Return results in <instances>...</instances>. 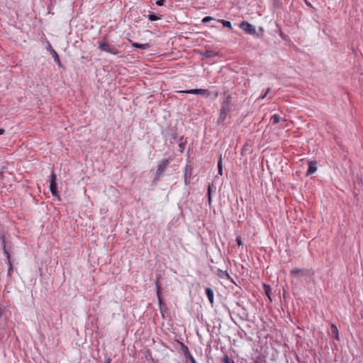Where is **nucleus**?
<instances>
[{
    "label": "nucleus",
    "instance_id": "obj_23",
    "mask_svg": "<svg viewBox=\"0 0 363 363\" xmlns=\"http://www.w3.org/2000/svg\"><path fill=\"white\" fill-rule=\"evenodd\" d=\"M218 174L220 175H223V166H222V158H221V156L220 157V159H219V161L218 162Z\"/></svg>",
    "mask_w": 363,
    "mask_h": 363
},
{
    "label": "nucleus",
    "instance_id": "obj_9",
    "mask_svg": "<svg viewBox=\"0 0 363 363\" xmlns=\"http://www.w3.org/2000/svg\"><path fill=\"white\" fill-rule=\"evenodd\" d=\"M192 170H193V168L191 165H189V164L186 165L185 169H184V182L186 184H188L190 183V179H191V174H192Z\"/></svg>",
    "mask_w": 363,
    "mask_h": 363
},
{
    "label": "nucleus",
    "instance_id": "obj_18",
    "mask_svg": "<svg viewBox=\"0 0 363 363\" xmlns=\"http://www.w3.org/2000/svg\"><path fill=\"white\" fill-rule=\"evenodd\" d=\"M160 276L159 275V276H157V280L155 281L157 294H162V289H161V285H160Z\"/></svg>",
    "mask_w": 363,
    "mask_h": 363
},
{
    "label": "nucleus",
    "instance_id": "obj_1",
    "mask_svg": "<svg viewBox=\"0 0 363 363\" xmlns=\"http://www.w3.org/2000/svg\"><path fill=\"white\" fill-rule=\"evenodd\" d=\"M231 110L232 97L230 95H227L226 96L224 97L222 101L219 117L218 118L217 123L218 124L223 123L226 119L227 116L230 113Z\"/></svg>",
    "mask_w": 363,
    "mask_h": 363
},
{
    "label": "nucleus",
    "instance_id": "obj_4",
    "mask_svg": "<svg viewBox=\"0 0 363 363\" xmlns=\"http://www.w3.org/2000/svg\"><path fill=\"white\" fill-rule=\"evenodd\" d=\"M57 177L55 174L54 172L52 173L50 176V190L54 196L59 197L58 193H57Z\"/></svg>",
    "mask_w": 363,
    "mask_h": 363
},
{
    "label": "nucleus",
    "instance_id": "obj_28",
    "mask_svg": "<svg viewBox=\"0 0 363 363\" xmlns=\"http://www.w3.org/2000/svg\"><path fill=\"white\" fill-rule=\"evenodd\" d=\"M236 242H237L238 246H241L242 245V239H241L240 236H238L236 238Z\"/></svg>",
    "mask_w": 363,
    "mask_h": 363
},
{
    "label": "nucleus",
    "instance_id": "obj_39",
    "mask_svg": "<svg viewBox=\"0 0 363 363\" xmlns=\"http://www.w3.org/2000/svg\"><path fill=\"white\" fill-rule=\"evenodd\" d=\"M255 363H263L262 362H259L258 360L255 361Z\"/></svg>",
    "mask_w": 363,
    "mask_h": 363
},
{
    "label": "nucleus",
    "instance_id": "obj_3",
    "mask_svg": "<svg viewBox=\"0 0 363 363\" xmlns=\"http://www.w3.org/2000/svg\"><path fill=\"white\" fill-rule=\"evenodd\" d=\"M1 240L3 252H4V254L6 257L7 263L9 264V269H8L7 274H8L9 277H11V272H12V269H13V267H12V264H11V257H10L9 252H8V250H6V240H5V238H4V235L1 236Z\"/></svg>",
    "mask_w": 363,
    "mask_h": 363
},
{
    "label": "nucleus",
    "instance_id": "obj_17",
    "mask_svg": "<svg viewBox=\"0 0 363 363\" xmlns=\"http://www.w3.org/2000/svg\"><path fill=\"white\" fill-rule=\"evenodd\" d=\"M182 347L183 352L187 359H189L190 357V356H192L190 354L188 347L186 345H184L183 343H182Z\"/></svg>",
    "mask_w": 363,
    "mask_h": 363
},
{
    "label": "nucleus",
    "instance_id": "obj_5",
    "mask_svg": "<svg viewBox=\"0 0 363 363\" xmlns=\"http://www.w3.org/2000/svg\"><path fill=\"white\" fill-rule=\"evenodd\" d=\"M240 28L248 34L256 35L257 33L255 28L247 21H242L240 24Z\"/></svg>",
    "mask_w": 363,
    "mask_h": 363
},
{
    "label": "nucleus",
    "instance_id": "obj_27",
    "mask_svg": "<svg viewBox=\"0 0 363 363\" xmlns=\"http://www.w3.org/2000/svg\"><path fill=\"white\" fill-rule=\"evenodd\" d=\"M264 287L267 296L270 298V296H269V290H270L269 286L264 284Z\"/></svg>",
    "mask_w": 363,
    "mask_h": 363
},
{
    "label": "nucleus",
    "instance_id": "obj_40",
    "mask_svg": "<svg viewBox=\"0 0 363 363\" xmlns=\"http://www.w3.org/2000/svg\"><path fill=\"white\" fill-rule=\"evenodd\" d=\"M230 363H235V362L233 360H232Z\"/></svg>",
    "mask_w": 363,
    "mask_h": 363
},
{
    "label": "nucleus",
    "instance_id": "obj_31",
    "mask_svg": "<svg viewBox=\"0 0 363 363\" xmlns=\"http://www.w3.org/2000/svg\"><path fill=\"white\" fill-rule=\"evenodd\" d=\"M47 48V50H48V51H50V52H52V50H55L52 48V45H51L49 43H48V45H47V48Z\"/></svg>",
    "mask_w": 363,
    "mask_h": 363
},
{
    "label": "nucleus",
    "instance_id": "obj_36",
    "mask_svg": "<svg viewBox=\"0 0 363 363\" xmlns=\"http://www.w3.org/2000/svg\"><path fill=\"white\" fill-rule=\"evenodd\" d=\"M4 133H5V130L2 129V128H0V135H3Z\"/></svg>",
    "mask_w": 363,
    "mask_h": 363
},
{
    "label": "nucleus",
    "instance_id": "obj_22",
    "mask_svg": "<svg viewBox=\"0 0 363 363\" xmlns=\"http://www.w3.org/2000/svg\"><path fill=\"white\" fill-rule=\"evenodd\" d=\"M271 120L272 121L274 124H277V123L280 122L281 118H280V116L279 115L274 114L272 116Z\"/></svg>",
    "mask_w": 363,
    "mask_h": 363
},
{
    "label": "nucleus",
    "instance_id": "obj_11",
    "mask_svg": "<svg viewBox=\"0 0 363 363\" xmlns=\"http://www.w3.org/2000/svg\"><path fill=\"white\" fill-rule=\"evenodd\" d=\"M205 292H206V294L209 300V302L211 303V304L213 306V291L209 288V287H207L205 289Z\"/></svg>",
    "mask_w": 363,
    "mask_h": 363
},
{
    "label": "nucleus",
    "instance_id": "obj_21",
    "mask_svg": "<svg viewBox=\"0 0 363 363\" xmlns=\"http://www.w3.org/2000/svg\"><path fill=\"white\" fill-rule=\"evenodd\" d=\"M272 4L275 9H280L282 6L281 0H272Z\"/></svg>",
    "mask_w": 363,
    "mask_h": 363
},
{
    "label": "nucleus",
    "instance_id": "obj_35",
    "mask_svg": "<svg viewBox=\"0 0 363 363\" xmlns=\"http://www.w3.org/2000/svg\"><path fill=\"white\" fill-rule=\"evenodd\" d=\"M3 315V308L2 306H0V318Z\"/></svg>",
    "mask_w": 363,
    "mask_h": 363
},
{
    "label": "nucleus",
    "instance_id": "obj_20",
    "mask_svg": "<svg viewBox=\"0 0 363 363\" xmlns=\"http://www.w3.org/2000/svg\"><path fill=\"white\" fill-rule=\"evenodd\" d=\"M213 188H214V186H213V184L208 185V202H209V203H211V194H212V191H213Z\"/></svg>",
    "mask_w": 363,
    "mask_h": 363
},
{
    "label": "nucleus",
    "instance_id": "obj_32",
    "mask_svg": "<svg viewBox=\"0 0 363 363\" xmlns=\"http://www.w3.org/2000/svg\"><path fill=\"white\" fill-rule=\"evenodd\" d=\"M189 359L191 361V363H197L195 360V359L193 357V356H190Z\"/></svg>",
    "mask_w": 363,
    "mask_h": 363
},
{
    "label": "nucleus",
    "instance_id": "obj_30",
    "mask_svg": "<svg viewBox=\"0 0 363 363\" xmlns=\"http://www.w3.org/2000/svg\"><path fill=\"white\" fill-rule=\"evenodd\" d=\"M164 0H157L156 1V4L157 6H162L164 4Z\"/></svg>",
    "mask_w": 363,
    "mask_h": 363
},
{
    "label": "nucleus",
    "instance_id": "obj_33",
    "mask_svg": "<svg viewBox=\"0 0 363 363\" xmlns=\"http://www.w3.org/2000/svg\"><path fill=\"white\" fill-rule=\"evenodd\" d=\"M267 93H264L263 95H262L261 96L259 97V99L262 100V99H265L267 97Z\"/></svg>",
    "mask_w": 363,
    "mask_h": 363
},
{
    "label": "nucleus",
    "instance_id": "obj_37",
    "mask_svg": "<svg viewBox=\"0 0 363 363\" xmlns=\"http://www.w3.org/2000/svg\"><path fill=\"white\" fill-rule=\"evenodd\" d=\"M271 91V88H268L265 93H267V95Z\"/></svg>",
    "mask_w": 363,
    "mask_h": 363
},
{
    "label": "nucleus",
    "instance_id": "obj_10",
    "mask_svg": "<svg viewBox=\"0 0 363 363\" xmlns=\"http://www.w3.org/2000/svg\"><path fill=\"white\" fill-rule=\"evenodd\" d=\"M129 41L131 43L132 46L136 48L147 50L150 48V45L148 43L140 44L138 43L133 42L131 40H130Z\"/></svg>",
    "mask_w": 363,
    "mask_h": 363
},
{
    "label": "nucleus",
    "instance_id": "obj_26",
    "mask_svg": "<svg viewBox=\"0 0 363 363\" xmlns=\"http://www.w3.org/2000/svg\"><path fill=\"white\" fill-rule=\"evenodd\" d=\"M213 20V18L211 16H206L202 19V23H206Z\"/></svg>",
    "mask_w": 363,
    "mask_h": 363
},
{
    "label": "nucleus",
    "instance_id": "obj_16",
    "mask_svg": "<svg viewBox=\"0 0 363 363\" xmlns=\"http://www.w3.org/2000/svg\"><path fill=\"white\" fill-rule=\"evenodd\" d=\"M159 306L161 311H162L163 307L165 306L164 303L162 301V294H157Z\"/></svg>",
    "mask_w": 363,
    "mask_h": 363
},
{
    "label": "nucleus",
    "instance_id": "obj_2",
    "mask_svg": "<svg viewBox=\"0 0 363 363\" xmlns=\"http://www.w3.org/2000/svg\"><path fill=\"white\" fill-rule=\"evenodd\" d=\"M99 48L101 51H104L108 53H111L112 55H117L119 53V51L117 48L115 46L111 45L106 41H102L99 43Z\"/></svg>",
    "mask_w": 363,
    "mask_h": 363
},
{
    "label": "nucleus",
    "instance_id": "obj_29",
    "mask_svg": "<svg viewBox=\"0 0 363 363\" xmlns=\"http://www.w3.org/2000/svg\"><path fill=\"white\" fill-rule=\"evenodd\" d=\"M331 328H332L333 332L337 335L338 330H337V328L336 327V325H332Z\"/></svg>",
    "mask_w": 363,
    "mask_h": 363
},
{
    "label": "nucleus",
    "instance_id": "obj_24",
    "mask_svg": "<svg viewBox=\"0 0 363 363\" xmlns=\"http://www.w3.org/2000/svg\"><path fill=\"white\" fill-rule=\"evenodd\" d=\"M148 19L151 21H155L160 19V17H158L157 15L151 13L148 15Z\"/></svg>",
    "mask_w": 363,
    "mask_h": 363
},
{
    "label": "nucleus",
    "instance_id": "obj_12",
    "mask_svg": "<svg viewBox=\"0 0 363 363\" xmlns=\"http://www.w3.org/2000/svg\"><path fill=\"white\" fill-rule=\"evenodd\" d=\"M217 275L220 279H231V277L229 275V274L226 271H224V270L218 269Z\"/></svg>",
    "mask_w": 363,
    "mask_h": 363
},
{
    "label": "nucleus",
    "instance_id": "obj_14",
    "mask_svg": "<svg viewBox=\"0 0 363 363\" xmlns=\"http://www.w3.org/2000/svg\"><path fill=\"white\" fill-rule=\"evenodd\" d=\"M50 54L52 55L55 62L60 66L61 67V62H60V57H59V55L57 54V52L55 51V50H52V52H50Z\"/></svg>",
    "mask_w": 363,
    "mask_h": 363
},
{
    "label": "nucleus",
    "instance_id": "obj_25",
    "mask_svg": "<svg viewBox=\"0 0 363 363\" xmlns=\"http://www.w3.org/2000/svg\"><path fill=\"white\" fill-rule=\"evenodd\" d=\"M232 360L228 355H225L222 359L223 363H230Z\"/></svg>",
    "mask_w": 363,
    "mask_h": 363
},
{
    "label": "nucleus",
    "instance_id": "obj_34",
    "mask_svg": "<svg viewBox=\"0 0 363 363\" xmlns=\"http://www.w3.org/2000/svg\"><path fill=\"white\" fill-rule=\"evenodd\" d=\"M111 359L108 357L105 360V362L104 363H111Z\"/></svg>",
    "mask_w": 363,
    "mask_h": 363
},
{
    "label": "nucleus",
    "instance_id": "obj_38",
    "mask_svg": "<svg viewBox=\"0 0 363 363\" xmlns=\"http://www.w3.org/2000/svg\"><path fill=\"white\" fill-rule=\"evenodd\" d=\"M306 4H307L308 6H311V4H310L309 2H308L307 1H306Z\"/></svg>",
    "mask_w": 363,
    "mask_h": 363
},
{
    "label": "nucleus",
    "instance_id": "obj_6",
    "mask_svg": "<svg viewBox=\"0 0 363 363\" xmlns=\"http://www.w3.org/2000/svg\"><path fill=\"white\" fill-rule=\"evenodd\" d=\"M169 161L168 159H164L161 160L157 166V169L156 172V178L158 179L165 170L167 167L169 165Z\"/></svg>",
    "mask_w": 363,
    "mask_h": 363
},
{
    "label": "nucleus",
    "instance_id": "obj_19",
    "mask_svg": "<svg viewBox=\"0 0 363 363\" xmlns=\"http://www.w3.org/2000/svg\"><path fill=\"white\" fill-rule=\"evenodd\" d=\"M218 21L220 22V23H222L224 27L228 28L230 29L232 28V24L230 21L223 20V19L218 20Z\"/></svg>",
    "mask_w": 363,
    "mask_h": 363
},
{
    "label": "nucleus",
    "instance_id": "obj_15",
    "mask_svg": "<svg viewBox=\"0 0 363 363\" xmlns=\"http://www.w3.org/2000/svg\"><path fill=\"white\" fill-rule=\"evenodd\" d=\"M203 55L206 57V58H208V57H215V56H217V53L215 52L213 50H206L203 53Z\"/></svg>",
    "mask_w": 363,
    "mask_h": 363
},
{
    "label": "nucleus",
    "instance_id": "obj_7",
    "mask_svg": "<svg viewBox=\"0 0 363 363\" xmlns=\"http://www.w3.org/2000/svg\"><path fill=\"white\" fill-rule=\"evenodd\" d=\"M291 275H296L301 274V276H308V275H313L314 272L312 269H298L295 268L292 269L291 272Z\"/></svg>",
    "mask_w": 363,
    "mask_h": 363
},
{
    "label": "nucleus",
    "instance_id": "obj_8",
    "mask_svg": "<svg viewBox=\"0 0 363 363\" xmlns=\"http://www.w3.org/2000/svg\"><path fill=\"white\" fill-rule=\"evenodd\" d=\"M181 93L192 94H201V95H209V91L207 89H194L186 91H181Z\"/></svg>",
    "mask_w": 363,
    "mask_h": 363
},
{
    "label": "nucleus",
    "instance_id": "obj_13",
    "mask_svg": "<svg viewBox=\"0 0 363 363\" xmlns=\"http://www.w3.org/2000/svg\"><path fill=\"white\" fill-rule=\"evenodd\" d=\"M315 164H316V162H312V161L309 162L308 169L307 170V175L311 174L317 170Z\"/></svg>",
    "mask_w": 363,
    "mask_h": 363
}]
</instances>
